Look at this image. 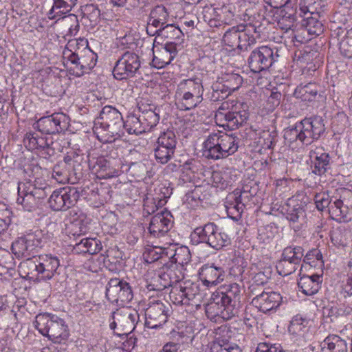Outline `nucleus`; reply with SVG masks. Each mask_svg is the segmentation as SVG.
<instances>
[{"mask_svg":"<svg viewBox=\"0 0 352 352\" xmlns=\"http://www.w3.org/2000/svg\"><path fill=\"white\" fill-rule=\"evenodd\" d=\"M34 327L43 336L54 343H61L65 341L69 336L68 326L65 320L59 316L44 313L36 316Z\"/></svg>","mask_w":352,"mask_h":352,"instance_id":"obj_6","label":"nucleus"},{"mask_svg":"<svg viewBox=\"0 0 352 352\" xmlns=\"http://www.w3.org/2000/svg\"><path fill=\"white\" fill-rule=\"evenodd\" d=\"M286 206L285 218L295 231L300 230L305 222V206L302 203H296L294 200L290 201Z\"/></svg>","mask_w":352,"mask_h":352,"instance_id":"obj_24","label":"nucleus"},{"mask_svg":"<svg viewBox=\"0 0 352 352\" xmlns=\"http://www.w3.org/2000/svg\"><path fill=\"white\" fill-rule=\"evenodd\" d=\"M309 321L300 316H296L292 318L289 326V331L292 334L299 336H303L309 330Z\"/></svg>","mask_w":352,"mask_h":352,"instance_id":"obj_44","label":"nucleus"},{"mask_svg":"<svg viewBox=\"0 0 352 352\" xmlns=\"http://www.w3.org/2000/svg\"><path fill=\"white\" fill-rule=\"evenodd\" d=\"M111 318L113 321L109 324L110 328L119 330L120 333L118 334H128L135 328L139 314L135 309L123 307L113 311Z\"/></svg>","mask_w":352,"mask_h":352,"instance_id":"obj_11","label":"nucleus"},{"mask_svg":"<svg viewBox=\"0 0 352 352\" xmlns=\"http://www.w3.org/2000/svg\"><path fill=\"white\" fill-rule=\"evenodd\" d=\"M173 60V55L162 49L153 53V64L157 68H163L169 65Z\"/></svg>","mask_w":352,"mask_h":352,"instance_id":"obj_50","label":"nucleus"},{"mask_svg":"<svg viewBox=\"0 0 352 352\" xmlns=\"http://www.w3.org/2000/svg\"><path fill=\"white\" fill-rule=\"evenodd\" d=\"M210 351L211 352H242L240 347L236 344L229 342L221 344L219 342L213 343Z\"/></svg>","mask_w":352,"mask_h":352,"instance_id":"obj_56","label":"nucleus"},{"mask_svg":"<svg viewBox=\"0 0 352 352\" xmlns=\"http://www.w3.org/2000/svg\"><path fill=\"white\" fill-rule=\"evenodd\" d=\"M171 218L170 212L166 210H161L153 216L148 226L150 234L155 238L164 236L172 227Z\"/></svg>","mask_w":352,"mask_h":352,"instance_id":"obj_21","label":"nucleus"},{"mask_svg":"<svg viewBox=\"0 0 352 352\" xmlns=\"http://www.w3.org/2000/svg\"><path fill=\"white\" fill-rule=\"evenodd\" d=\"M242 288L237 283L225 285L222 291L213 294L206 306V314L211 321L228 320L237 316L241 307Z\"/></svg>","mask_w":352,"mask_h":352,"instance_id":"obj_1","label":"nucleus"},{"mask_svg":"<svg viewBox=\"0 0 352 352\" xmlns=\"http://www.w3.org/2000/svg\"><path fill=\"white\" fill-rule=\"evenodd\" d=\"M45 243L44 233L36 229L18 237L12 244V251L18 258H30L38 252Z\"/></svg>","mask_w":352,"mask_h":352,"instance_id":"obj_8","label":"nucleus"},{"mask_svg":"<svg viewBox=\"0 0 352 352\" xmlns=\"http://www.w3.org/2000/svg\"><path fill=\"white\" fill-rule=\"evenodd\" d=\"M169 287L160 271L158 273L148 272L146 275V287L149 291L160 292Z\"/></svg>","mask_w":352,"mask_h":352,"instance_id":"obj_40","label":"nucleus"},{"mask_svg":"<svg viewBox=\"0 0 352 352\" xmlns=\"http://www.w3.org/2000/svg\"><path fill=\"white\" fill-rule=\"evenodd\" d=\"M179 97L181 98L182 104L184 107V110H191L195 108L203 100L202 96L199 97L198 100H197V97L194 96H179Z\"/></svg>","mask_w":352,"mask_h":352,"instance_id":"obj_61","label":"nucleus"},{"mask_svg":"<svg viewBox=\"0 0 352 352\" xmlns=\"http://www.w3.org/2000/svg\"><path fill=\"white\" fill-rule=\"evenodd\" d=\"M321 352H347V342L338 335H329L320 343Z\"/></svg>","mask_w":352,"mask_h":352,"instance_id":"obj_31","label":"nucleus"},{"mask_svg":"<svg viewBox=\"0 0 352 352\" xmlns=\"http://www.w3.org/2000/svg\"><path fill=\"white\" fill-rule=\"evenodd\" d=\"M302 261L305 263L311 264L314 263L315 261H319L323 263L322 254L320 250L316 248L309 250L302 258Z\"/></svg>","mask_w":352,"mask_h":352,"instance_id":"obj_62","label":"nucleus"},{"mask_svg":"<svg viewBox=\"0 0 352 352\" xmlns=\"http://www.w3.org/2000/svg\"><path fill=\"white\" fill-rule=\"evenodd\" d=\"M241 111H227L224 114L226 119L232 126L242 125L243 122L248 119V111H243L244 113L241 114Z\"/></svg>","mask_w":352,"mask_h":352,"instance_id":"obj_54","label":"nucleus"},{"mask_svg":"<svg viewBox=\"0 0 352 352\" xmlns=\"http://www.w3.org/2000/svg\"><path fill=\"white\" fill-rule=\"evenodd\" d=\"M169 308L160 300H151L145 310V325L157 329L164 324L168 318Z\"/></svg>","mask_w":352,"mask_h":352,"instance_id":"obj_18","label":"nucleus"},{"mask_svg":"<svg viewBox=\"0 0 352 352\" xmlns=\"http://www.w3.org/2000/svg\"><path fill=\"white\" fill-rule=\"evenodd\" d=\"M182 269L178 264L170 262L168 260L160 269V272L164 279L168 283L170 287L179 283L183 278Z\"/></svg>","mask_w":352,"mask_h":352,"instance_id":"obj_30","label":"nucleus"},{"mask_svg":"<svg viewBox=\"0 0 352 352\" xmlns=\"http://www.w3.org/2000/svg\"><path fill=\"white\" fill-rule=\"evenodd\" d=\"M200 280L208 287L217 286L223 282L226 276L225 267L220 264L207 263L199 270Z\"/></svg>","mask_w":352,"mask_h":352,"instance_id":"obj_19","label":"nucleus"},{"mask_svg":"<svg viewBox=\"0 0 352 352\" xmlns=\"http://www.w3.org/2000/svg\"><path fill=\"white\" fill-rule=\"evenodd\" d=\"M340 53L348 58H352V30L347 31L340 43Z\"/></svg>","mask_w":352,"mask_h":352,"instance_id":"obj_52","label":"nucleus"},{"mask_svg":"<svg viewBox=\"0 0 352 352\" xmlns=\"http://www.w3.org/2000/svg\"><path fill=\"white\" fill-rule=\"evenodd\" d=\"M320 89V87L315 82L301 83L296 88L294 96L302 101L311 102L316 99Z\"/></svg>","mask_w":352,"mask_h":352,"instance_id":"obj_33","label":"nucleus"},{"mask_svg":"<svg viewBox=\"0 0 352 352\" xmlns=\"http://www.w3.org/2000/svg\"><path fill=\"white\" fill-rule=\"evenodd\" d=\"M190 239L192 245L205 243L215 250H219L230 243L228 236L224 232H219L217 226L212 222L197 227L191 232Z\"/></svg>","mask_w":352,"mask_h":352,"instance_id":"obj_7","label":"nucleus"},{"mask_svg":"<svg viewBox=\"0 0 352 352\" xmlns=\"http://www.w3.org/2000/svg\"><path fill=\"white\" fill-rule=\"evenodd\" d=\"M243 28V23L231 28H228L225 30V33L222 38V42L227 46L234 49L236 48L239 42L240 30H242Z\"/></svg>","mask_w":352,"mask_h":352,"instance_id":"obj_41","label":"nucleus"},{"mask_svg":"<svg viewBox=\"0 0 352 352\" xmlns=\"http://www.w3.org/2000/svg\"><path fill=\"white\" fill-rule=\"evenodd\" d=\"M28 267L36 272L35 276L43 280L52 278L57 273L60 266V261L52 254L40 255L36 261H29Z\"/></svg>","mask_w":352,"mask_h":352,"instance_id":"obj_15","label":"nucleus"},{"mask_svg":"<svg viewBox=\"0 0 352 352\" xmlns=\"http://www.w3.org/2000/svg\"><path fill=\"white\" fill-rule=\"evenodd\" d=\"M106 297L111 302L124 305L132 300L133 293L129 283L115 278L110 279L106 287Z\"/></svg>","mask_w":352,"mask_h":352,"instance_id":"obj_16","label":"nucleus"},{"mask_svg":"<svg viewBox=\"0 0 352 352\" xmlns=\"http://www.w3.org/2000/svg\"><path fill=\"white\" fill-rule=\"evenodd\" d=\"M311 157L314 158L313 173L322 175L330 168L331 157L329 153L314 152L311 155Z\"/></svg>","mask_w":352,"mask_h":352,"instance_id":"obj_36","label":"nucleus"},{"mask_svg":"<svg viewBox=\"0 0 352 352\" xmlns=\"http://www.w3.org/2000/svg\"><path fill=\"white\" fill-rule=\"evenodd\" d=\"M224 85H226V84L222 82L221 78L219 81H217L212 85L213 98H215L217 100L219 98L224 99L233 92L232 91L228 90Z\"/></svg>","mask_w":352,"mask_h":352,"instance_id":"obj_57","label":"nucleus"},{"mask_svg":"<svg viewBox=\"0 0 352 352\" xmlns=\"http://www.w3.org/2000/svg\"><path fill=\"white\" fill-rule=\"evenodd\" d=\"M44 133L38 132H28L23 138V143L29 150L45 151L50 154L49 150H54L52 148L53 142L51 137L43 135Z\"/></svg>","mask_w":352,"mask_h":352,"instance_id":"obj_23","label":"nucleus"},{"mask_svg":"<svg viewBox=\"0 0 352 352\" xmlns=\"http://www.w3.org/2000/svg\"><path fill=\"white\" fill-rule=\"evenodd\" d=\"M142 115L133 114L127 117L126 121L124 122V125L133 124L129 129H127L129 133H141L142 131L139 129L142 124Z\"/></svg>","mask_w":352,"mask_h":352,"instance_id":"obj_58","label":"nucleus"},{"mask_svg":"<svg viewBox=\"0 0 352 352\" xmlns=\"http://www.w3.org/2000/svg\"><path fill=\"white\" fill-rule=\"evenodd\" d=\"M267 277L265 274L260 272L254 276L252 280L253 283L249 287L250 292L252 294H256L257 292L256 286L263 285L267 283Z\"/></svg>","mask_w":352,"mask_h":352,"instance_id":"obj_63","label":"nucleus"},{"mask_svg":"<svg viewBox=\"0 0 352 352\" xmlns=\"http://www.w3.org/2000/svg\"><path fill=\"white\" fill-rule=\"evenodd\" d=\"M276 267L278 274L283 276L294 273L298 268V267L292 263L283 260L282 257H280V260L276 263Z\"/></svg>","mask_w":352,"mask_h":352,"instance_id":"obj_55","label":"nucleus"},{"mask_svg":"<svg viewBox=\"0 0 352 352\" xmlns=\"http://www.w3.org/2000/svg\"><path fill=\"white\" fill-rule=\"evenodd\" d=\"M95 54L90 50H85L84 55L80 56V72H76V75L80 76L87 73L96 65Z\"/></svg>","mask_w":352,"mask_h":352,"instance_id":"obj_42","label":"nucleus"},{"mask_svg":"<svg viewBox=\"0 0 352 352\" xmlns=\"http://www.w3.org/2000/svg\"><path fill=\"white\" fill-rule=\"evenodd\" d=\"M124 126L120 111H100L95 122L94 133L101 142L111 143L120 137Z\"/></svg>","mask_w":352,"mask_h":352,"instance_id":"obj_4","label":"nucleus"},{"mask_svg":"<svg viewBox=\"0 0 352 352\" xmlns=\"http://www.w3.org/2000/svg\"><path fill=\"white\" fill-rule=\"evenodd\" d=\"M177 138L173 131H166L158 137L154 148L155 157L157 162L166 164L174 155Z\"/></svg>","mask_w":352,"mask_h":352,"instance_id":"obj_17","label":"nucleus"},{"mask_svg":"<svg viewBox=\"0 0 352 352\" xmlns=\"http://www.w3.org/2000/svg\"><path fill=\"white\" fill-rule=\"evenodd\" d=\"M236 170L233 168H226L221 171H213L211 177L212 184L214 187L221 190L231 186L236 181Z\"/></svg>","mask_w":352,"mask_h":352,"instance_id":"obj_28","label":"nucleus"},{"mask_svg":"<svg viewBox=\"0 0 352 352\" xmlns=\"http://www.w3.org/2000/svg\"><path fill=\"white\" fill-rule=\"evenodd\" d=\"M80 197L77 188L66 186L54 190L49 199L48 204L54 211H64L74 206Z\"/></svg>","mask_w":352,"mask_h":352,"instance_id":"obj_12","label":"nucleus"},{"mask_svg":"<svg viewBox=\"0 0 352 352\" xmlns=\"http://www.w3.org/2000/svg\"><path fill=\"white\" fill-rule=\"evenodd\" d=\"M165 254L168 261L178 264L181 268L191 259V254L188 247H177L175 244H171L167 247Z\"/></svg>","mask_w":352,"mask_h":352,"instance_id":"obj_27","label":"nucleus"},{"mask_svg":"<svg viewBox=\"0 0 352 352\" xmlns=\"http://www.w3.org/2000/svg\"><path fill=\"white\" fill-rule=\"evenodd\" d=\"M222 82L228 90L234 91L237 90L243 83V78L238 74L228 73L223 74L221 78Z\"/></svg>","mask_w":352,"mask_h":352,"instance_id":"obj_47","label":"nucleus"},{"mask_svg":"<svg viewBox=\"0 0 352 352\" xmlns=\"http://www.w3.org/2000/svg\"><path fill=\"white\" fill-rule=\"evenodd\" d=\"M69 121V117L63 111H55L52 115L41 118L34 127L41 133L54 134L67 129Z\"/></svg>","mask_w":352,"mask_h":352,"instance_id":"obj_14","label":"nucleus"},{"mask_svg":"<svg viewBox=\"0 0 352 352\" xmlns=\"http://www.w3.org/2000/svg\"><path fill=\"white\" fill-rule=\"evenodd\" d=\"M140 65L139 56L134 52H126L116 62L113 75L118 80L134 77L139 72Z\"/></svg>","mask_w":352,"mask_h":352,"instance_id":"obj_13","label":"nucleus"},{"mask_svg":"<svg viewBox=\"0 0 352 352\" xmlns=\"http://www.w3.org/2000/svg\"><path fill=\"white\" fill-rule=\"evenodd\" d=\"M77 0H54L53 6L48 12L49 19L62 18L72 10Z\"/></svg>","mask_w":352,"mask_h":352,"instance_id":"obj_35","label":"nucleus"},{"mask_svg":"<svg viewBox=\"0 0 352 352\" xmlns=\"http://www.w3.org/2000/svg\"><path fill=\"white\" fill-rule=\"evenodd\" d=\"M226 12V8L222 7L221 8H217L214 10L215 16L219 17L211 18L208 20V23L211 28H219L223 26V29L224 30L226 28L227 23L224 21V20L221 17V13H224Z\"/></svg>","mask_w":352,"mask_h":352,"instance_id":"obj_59","label":"nucleus"},{"mask_svg":"<svg viewBox=\"0 0 352 352\" xmlns=\"http://www.w3.org/2000/svg\"><path fill=\"white\" fill-rule=\"evenodd\" d=\"M170 299L176 305L198 306L201 298L199 285L196 283H184L175 285L169 293Z\"/></svg>","mask_w":352,"mask_h":352,"instance_id":"obj_9","label":"nucleus"},{"mask_svg":"<svg viewBox=\"0 0 352 352\" xmlns=\"http://www.w3.org/2000/svg\"><path fill=\"white\" fill-rule=\"evenodd\" d=\"M325 131L324 120L320 116L305 118L294 127L285 130L284 138L289 142L299 140L305 144H310L318 140Z\"/></svg>","mask_w":352,"mask_h":352,"instance_id":"obj_5","label":"nucleus"},{"mask_svg":"<svg viewBox=\"0 0 352 352\" xmlns=\"http://www.w3.org/2000/svg\"><path fill=\"white\" fill-rule=\"evenodd\" d=\"M298 6L300 15L321 14L324 12L326 2L323 0H300Z\"/></svg>","mask_w":352,"mask_h":352,"instance_id":"obj_37","label":"nucleus"},{"mask_svg":"<svg viewBox=\"0 0 352 352\" xmlns=\"http://www.w3.org/2000/svg\"><path fill=\"white\" fill-rule=\"evenodd\" d=\"M255 352H285L280 344L261 342L258 344Z\"/></svg>","mask_w":352,"mask_h":352,"instance_id":"obj_60","label":"nucleus"},{"mask_svg":"<svg viewBox=\"0 0 352 352\" xmlns=\"http://www.w3.org/2000/svg\"><path fill=\"white\" fill-rule=\"evenodd\" d=\"M170 21V13L163 5L155 6L150 12L146 31L150 36H154L162 27Z\"/></svg>","mask_w":352,"mask_h":352,"instance_id":"obj_20","label":"nucleus"},{"mask_svg":"<svg viewBox=\"0 0 352 352\" xmlns=\"http://www.w3.org/2000/svg\"><path fill=\"white\" fill-rule=\"evenodd\" d=\"M254 295L255 296L252 300V304L263 313L276 309L283 299L280 294L274 292L263 291L261 294L256 292Z\"/></svg>","mask_w":352,"mask_h":352,"instance_id":"obj_22","label":"nucleus"},{"mask_svg":"<svg viewBox=\"0 0 352 352\" xmlns=\"http://www.w3.org/2000/svg\"><path fill=\"white\" fill-rule=\"evenodd\" d=\"M256 33V28L250 24H243L242 30H240L239 42L236 49L240 51H247L249 47L256 43L254 34Z\"/></svg>","mask_w":352,"mask_h":352,"instance_id":"obj_34","label":"nucleus"},{"mask_svg":"<svg viewBox=\"0 0 352 352\" xmlns=\"http://www.w3.org/2000/svg\"><path fill=\"white\" fill-rule=\"evenodd\" d=\"M321 282V277L318 274L303 276L300 278L298 286L303 294L311 296L318 292Z\"/></svg>","mask_w":352,"mask_h":352,"instance_id":"obj_32","label":"nucleus"},{"mask_svg":"<svg viewBox=\"0 0 352 352\" xmlns=\"http://www.w3.org/2000/svg\"><path fill=\"white\" fill-rule=\"evenodd\" d=\"M313 53L307 50H299L295 52L294 60L298 63H309L312 60Z\"/></svg>","mask_w":352,"mask_h":352,"instance_id":"obj_64","label":"nucleus"},{"mask_svg":"<svg viewBox=\"0 0 352 352\" xmlns=\"http://www.w3.org/2000/svg\"><path fill=\"white\" fill-rule=\"evenodd\" d=\"M279 56L277 48L263 45L251 52L248 59V66L251 72L259 73L271 67Z\"/></svg>","mask_w":352,"mask_h":352,"instance_id":"obj_10","label":"nucleus"},{"mask_svg":"<svg viewBox=\"0 0 352 352\" xmlns=\"http://www.w3.org/2000/svg\"><path fill=\"white\" fill-rule=\"evenodd\" d=\"M239 148V138L233 133L218 131L210 134L203 144L204 155L214 160L233 155Z\"/></svg>","mask_w":352,"mask_h":352,"instance_id":"obj_3","label":"nucleus"},{"mask_svg":"<svg viewBox=\"0 0 352 352\" xmlns=\"http://www.w3.org/2000/svg\"><path fill=\"white\" fill-rule=\"evenodd\" d=\"M323 313L327 317L331 318V321L334 318L349 314V311L344 308V306H338L336 305H329L324 308Z\"/></svg>","mask_w":352,"mask_h":352,"instance_id":"obj_53","label":"nucleus"},{"mask_svg":"<svg viewBox=\"0 0 352 352\" xmlns=\"http://www.w3.org/2000/svg\"><path fill=\"white\" fill-rule=\"evenodd\" d=\"M302 25L309 34L320 35L323 32V25L318 18L320 14L304 15Z\"/></svg>","mask_w":352,"mask_h":352,"instance_id":"obj_39","label":"nucleus"},{"mask_svg":"<svg viewBox=\"0 0 352 352\" xmlns=\"http://www.w3.org/2000/svg\"><path fill=\"white\" fill-rule=\"evenodd\" d=\"M204 89L201 80L199 78H188L179 82L177 87L176 95L197 97L202 96Z\"/></svg>","mask_w":352,"mask_h":352,"instance_id":"obj_25","label":"nucleus"},{"mask_svg":"<svg viewBox=\"0 0 352 352\" xmlns=\"http://www.w3.org/2000/svg\"><path fill=\"white\" fill-rule=\"evenodd\" d=\"M316 207L320 211L327 210L329 211V206L333 203V200L328 192L322 191L316 193L314 198Z\"/></svg>","mask_w":352,"mask_h":352,"instance_id":"obj_49","label":"nucleus"},{"mask_svg":"<svg viewBox=\"0 0 352 352\" xmlns=\"http://www.w3.org/2000/svg\"><path fill=\"white\" fill-rule=\"evenodd\" d=\"M304 256V249L302 246L289 245L285 248L281 254L283 260L287 261L297 267L301 265Z\"/></svg>","mask_w":352,"mask_h":352,"instance_id":"obj_38","label":"nucleus"},{"mask_svg":"<svg viewBox=\"0 0 352 352\" xmlns=\"http://www.w3.org/2000/svg\"><path fill=\"white\" fill-rule=\"evenodd\" d=\"M69 175L67 160L65 157L64 162H60L54 166L52 170V177L57 182L65 184L69 181Z\"/></svg>","mask_w":352,"mask_h":352,"instance_id":"obj_43","label":"nucleus"},{"mask_svg":"<svg viewBox=\"0 0 352 352\" xmlns=\"http://www.w3.org/2000/svg\"><path fill=\"white\" fill-rule=\"evenodd\" d=\"M16 203L28 212L36 210L42 200L51 192L50 186L42 178L32 177L18 183Z\"/></svg>","mask_w":352,"mask_h":352,"instance_id":"obj_2","label":"nucleus"},{"mask_svg":"<svg viewBox=\"0 0 352 352\" xmlns=\"http://www.w3.org/2000/svg\"><path fill=\"white\" fill-rule=\"evenodd\" d=\"M283 96L277 88H274L270 91L265 102V110H274L278 108L282 103Z\"/></svg>","mask_w":352,"mask_h":352,"instance_id":"obj_51","label":"nucleus"},{"mask_svg":"<svg viewBox=\"0 0 352 352\" xmlns=\"http://www.w3.org/2000/svg\"><path fill=\"white\" fill-rule=\"evenodd\" d=\"M167 250V247H153L148 249L144 254L145 261L148 263H153L160 259L166 261L167 257L165 252Z\"/></svg>","mask_w":352,"mask_h":352,"instance_id":"obj_48","label":"nucleus"},{"mask_svg":"<svg viewBox=\"0 0 352 352\" xmlns=\"http://www.w3.org/2000/svg\"><path fill=\"white\" fill-rule=\"evenodd\" d=\"M98 177L102 179H109L116 177L121 172L122 161H114L104 158H100L97 161Z\"/></svg>","mask_w":352,"mask_h":352,"instance_id":"obj_26","label":"nucleus"},{"mask_svg":"<svg viewBox=\"0 0 352 352\" xmlns=\"http://www.w3.org/2000/svg\"><path fill=\"white\" fill-rule=\"evenodd\" d=\"M331 217L339 222H346L352 219V208L339 199H335L329 208Z\"/></svg>","mask_w":352,"mask_h":352,"instance_id":"obj_29","label":"nucleus"},{"mask_svg":"<svg viewBox=\"0 0 352 352\" xmlns=\"http://www.w3.org/2000/svg\"><path fill=\"white\" fill-rule=\"evenodd\" d=\"M349 236V231L344 226H338L331 232V239L336 246H345Z\"/></svg>","mask_w":352,"mask_h":352,"instance_id":"obj_45","label":"nucleus"},{"mask_svg":"<svg viewBox=\"0 0 352 352\" xmlns=\"http://www.w3.org/2000/svg\"><path fill=\"white\" fill-rule=\"evenodd\" d=\"M182 35H183V33L181 30L168 22L162 27L160 30H157V34L154 36L175 39L179 38Z\"/></svg>","mask_w":352,"mask_h":352,"instance_id":"obj_46","label":"nucleus"}]
</instances>
